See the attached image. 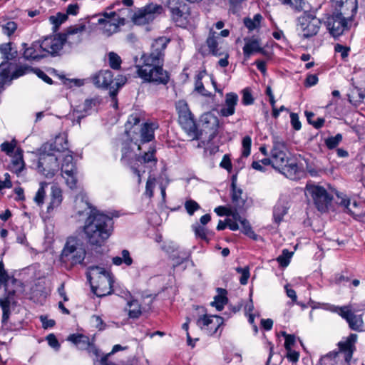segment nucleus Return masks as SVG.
I'll return each instance as SVG.
<instances>
[{
  "instance_id": "nucleus-1",
  "label": "nucleus",
  "mask_w": 365,
  "mask_h": 365,
  "mask_svg": "<svg viewBox=\"0 0 365 365\" xmlns=\"http://www.w3.org/2000/svg\"><path fill=\"white\" fill-rule=\"evenodd\" d=\"M86 208L78 210L79 215H88L83 226V232L88 243L91 246L101 247L108 239L113 230V219L93 209L88 202L83 203Z\"/></svg>"
},
{
  "instance_id": "nucleus-2",
  "label": "nucleus",
  "mask_w": 365,
  "mask_h": 365,
  "mask_svg": "<svg viewBox=\"0 0 365 365\" xmlns=\"http://www.w3.org/2000/svg\"><path fill=\"white\" fill-rule=\"evenodd\" d=\"M215 212L218 215H226L227 218L225 222L220 220L217 226V230H223L228 227L231 230L236 231L240 229L238 222L240 223L242 232L249 237L257 240L258 235L252 230L250 222L243 218L236 210H233L231 208H227L222 206H219L215 209Z\"/></svg>"
},
{
  "instance_id": "nucleus-3",
  "label": "nucleus",
  "mask_w": 365,
  "mask_h": 365,
  "mask_svg": "<svg viewBox=\"0 0 365 365\" xmlns=\"http://www.w3.org/2000/svg\"><path fill=\"white\" fill-rule=\"evenodd\" d=\"M88 270L87 277L93 293L98 297L110 294L113 283L111 274L98 266L89 267Z\"/></svg>"
},
{
  "instance_id": "nucleus-4",
  "label": "nucleus",
  "mask_w": 365,
  "mask_h": 365,
  "mask_svg": "<svg viewBox=\"0 0 365 365\" xmlns=\"http://www.w3.org/2000/svg\"><path fill=\"white\" fill-rule=\"evenodd\" d=\"M142 65L136 66L137 74L144 82L154 85H166L170 81L168 72L163 69V63L154 61H147V58H142Z\"/></svg>"
},
{
  "instance_id": "nucleus-5",
  "label": "nucleus",
  "mask_w": 365,
  "mask_h": 365,
  "mask_svg": "<svg viewBox=\"0 0 365 365\" xmlns=\"http://www.w3.org/2000/svg\"><path fill=\"white\" fill-rule=\"evenodd\" d=\"M142 65L136 66L137 74L144 82L154 85H166L170 81L168 72L163 69V63L154 61H147V58H142Z\"/></svg>"
},
{
  "instance_id": "nucleus-6",
  "label": "nucleus",
  "mask_w": 365,
  "mask_h": 365,
  "mask_svg": "<svg viewBox=\"0 0 365 365\" xmlns=\"http://www.w3.org/2000/svg\"><path fill=\"white\" fill-rule=\"evenodd\" d=\"M86 251L83 242L77 237L67 238L60 256L63 263L71 266L82 264L86 257Z\"/></svg>"
},
{
  "instance_id": "nucleus-7",
  "label": "nucleus",
  "mask_w": 365,
  "mask_h": 365,
  "mask_svg": "<svg viewBox=\"0 0 365 365\" xmlns=\"http://www.w3.org/2000/svg\"><path fill=\"white\" fill-rule=\"evenodd\" d=\"M273 147L271 150V157L273 159V168L275 169H284L287 168L288 170L296 173L297 165L295 163H288V157L287 154V146L284 140L278 135L272 136Z\"/></svg>"
},
{
  "instance_id": "nucleus-8",
  "label": "nucleus",
  "mask_w": 365,
  "mask_h": 365,
  "mask_svg": "<svg viewBox=\"0 0 365 365\" xmlns=\"http://www.w3.org/2000/svg\"><path fill=\"white\" fill-rule=\"evenodd\" d=\"M175 108L178 113V122L182 128L192 140L199 139L200 133L187 103L185 101H179L176 103Z\"/></svg>"
},
{
  "instance_id": "nucleus-9",
  "label": "nucleus",
  "mask_w": 365,
  "mask_h": 365,
  "mask_svg": "<svg viewBox=\"0 0 365 365\" xmlns=\"http://www.w3.org/2000/svg\"><path fill=\"white\" fill-rule=\"evenodd\" d=\"M306 195L312 198L317 209L321 212L328 210L333 200V196L324 187L314 184L307 185Z\"/></svg>"
},
{
  "instance_id": "nucleus-10",
  "label": "nucleus",
  "mask_w": 365,
  "mask_h": 365,
  "mask_svg": "<svg viewBox=\"0 0 365 365\" xmlns=\"http://www.w3.org/2000/svg\"><path fill=\"white\" fill-rule=\"evenodd\" d=\"M321 21L313 14L304 12L297 19V30L304 38L312 37L318 33Z\"/></svg>"
},
{
  "instance_id": "nucleus-11",
  "label": "nucleus",
  "mask_w": 365,
  "mask_h": 365,
  "mask_svg": "<svg viewBox=\"0 0 365 365\" xmlns=\"http://www.w3.org/2000/svg\"><path fill=\"white\" fill-rule=\"evenodd\" d=\"M168 8L176 26L185 27L188 24L190 7L185 0H168Z\"/></svg>"
},
{
  "instance_id": "nucleus-12",
  "label": "nucleus",
  "mask_w": 365,
  "mask_h": 365,
  "mask_svg": "<svg viewBox=\"0 0 365 365\" xmlns=\"http://www.w3.org/2000/svg\"><path fill=\"white\" fill-rule=\"evenodd\" d=\"M38 172L47 178H53L58 170V157L53 153L45 151L42 148L39 155L38 165Z\"/></svg>"
},
{
  "instance_id": "nucleus-13",
  "label": "nucleus",
  "mask_w": 365,
  "mask_h": 365,
  "mask_svg": "<svg viewBox=\"0 0 365 365\" xmlns=\"http://www.w3.org/2000/svg\"><path fill=\"white\" fill-rule=\"evenodd\" d=\"M331 1L336 11L327 18L325 24L330 34L336 38L342 34V14L341 13L342 0Z\"/></svg>"
},
{
  "instance_id": "nucleus-14",
  "label": "nucleus",
  "mask_w": 365,
  "mask_h": 365,
  "mask_svg": "<svg viewBox=\"0 0 365 365\" xmlns=\"http://www.w3.org/2000/svg\"><path fill=\"white\" fill-rule=\"evenodd\" d=\"M98 23L102 25L103 33L107 36H110L118 31L120 25L125 24V19L124 17H120L114 11L106 12L103 14V17L98 19Z\"/></svg>"
},
{
  "instance_id": "nucleus-15",
  "label": "nucleus",
  "mask_w": 365,
  "mask_h": 365,
  "mask_svg": "<svg viewBox=\"0 0 365 365\" xmlns=\"http://www.w3.org/2000/svg\"><path fill=\"white\" fill-rule=\"evenodd\" d=\"M162 10L161 6L151 4L136 11L132 16V20L135 24L145 25L152 22Z\"/></svg>"
},
{
  "instance_id": "nucleus-16",
  "label": "nucleus",
  "mask_w": 365,
  "mask_h": 365,
  "mask_svg": "<svg viewBox=\"0 0 365 365\" xmlns=\"http://www.w3.org/2000/svg\"><path fill=\"white\" fill-rule=\"evenodd\" d=\"M170 40L166 37H160L153 42L150 52L148 54H143L142 58H147V61H154L157 63L164 61V52Z\"/></svg>"
},
{
  "instance_id": "nucleus-17",
  "label": "nucleus",
  "mask_w": 365,
  "mask_h": 365,
  "mask_svg": "<svg viewBox=\"0 0 365 365\" xmlns=\"http://www.w3.org/2000/svg\"><path fill=\"white\" fill-rule=\"evenodd\" d=\"M86 29L84 23H79L68 28L66 33L61 34L63 44L68 43L72 46L79 43L82 40V35Z\"/></svg>"
},
{
  "instance_id": "nucleus-18",
  "label": "nucleus",
  "mask_w": 365,
  "mask_h": 365,
  "mask_svg": "<svg viewBox=\"0 0 365 365\" xmlns=\"http://www.w3.org/2000/svg\"><path fill=\"white\" fill-rule=\"evenodd\" d=\"M357 309L354 305L344 306V319L349 324V327L356 331L363 330L364 321L362 314H356Z\"/></svg>"
},
{
  "instance_id": "nucleus-19",
  "label": "nucleus",
  "mask_w": 365,
  "mask_h": 365,
  "mask_svg": "<svg viewBox=\"0 0 365 365\" xmlns=\"http://www.w3.org/2000/svg\"><path fill=\"white\" fill-rule=\"evenodd\" d=\"M37 46L41 48L42 53H45V56H46L48 54L51 56L57 54L62 49L63 44L59 34L45 38L40 41V45Z\"/></svg>"
},
{
  "instance_id": "nucleus-20",
  "label": "nucleus",
  "mask_w": 365,
  "mask_h": 365,
  "mask_svg": "<svg viewBox=\"0 0 365 365\" xmlns=\"http://www.w3.org/2000/svg\"><path fill=\"white\" fill-rule=\"evenodd\" d=\"M61 175L66 180V185L71 189L77 188V169L76 164H61Z\"/></svg>"
},
{
  "instance_id": "nucleus-21",
  "label": "nucleus",
  "mask_w": 365,
  "mask_h": 365,
  "mask_svg": "<svg viewBox=\"0 0 365 365\" xmlns=\"http://www.w3.org/2000/svg\"><path fill=\"white\" fill-rule=\"evenodd\" d=\"M203 130L205 132H210V140L214 138L217 133L219 127V120L217 117L211 113H206L202 115V118Z\"/></svg>"
},
{
  "instance_id": "nucleus-22",
  "label": "nucleus",
  "mask_w": 365,
  "mask_h": 365,
  "mask_svg": "<svg viewBox=\"0 0 365 365\" xmlns=\"http://www.w3.org/2000/svg\"><path fill=\"white\" fill-rule=\"evenodd\" d=\"M238 100V96L235 93H227L225 95V103L220 110V114L224 117L232 115L235 112V106Z\"/></svg>"
},
{
  "instance_id": "nucleus-23",
  "label": "nucleus",
  "mask_w": 365,
  "mask_h": 365,
  "mask_svg": "<svg viewBox=\"0 0 365 365\" xmlns=\"http://www.w3.org/2000/svg\"><path fill=\"white\" fill-rule=\"evenodd\" d=\"M358 336L356 334H350L344 341V365H351L352 354L356 350L355 344L357 341Z\"/></svg>"
},
{
  "instance_id": "nucleus-24",
  "label": "nucleus",
  "mask_w": 365,
  "mask_h": 365,
  "mask_svg": "<svg viewBox=\"0 0 365 365\" xmlns=\"http://www.w3.org/2000/svg\"><path fill=\"white\" fill-rule=\"evenodd\" d=\"M93 82L97 87L108 88L113 83V75L111 71H101L93 77Z\"/></svg>"
},
{
  "instance_id": "nucleus-25",
  "label": "nucleus",
  "mask_w": 365,
  "mask_h": 365,
  "mask_svg": "<svg viewBox=\"0 0 365 365\" xmlns=\"http://www.w3.org/2000/svg\"><path fill=\"white\" fill-rule=\"evenodd\" d=\"M45 151L62 152L68 148V141L64 134L56 136L53 143H46L42 146Z\"/></svg>"
},
{
  "instance_id": "nucleus-26",
  "label": "nucleus",
  "mask_w": 365,
  "mask_h": 365,
  "mask_svg": "<svg viewBox=\"0 0 365 365\" xmlns=\"http://www.w3.org/2000/svg\"><path fill=\"white\" fill-rule=\"evenodd\" d=\"M37 45H40V41L34 42L30 47L25 48L26 44L23 43L22 46L25 48L24 57L27 60H36L45 57V53H42L41 48Z\"/></svg>"
},
{
  "instance_id": "nucleus-27",
  "label": "nucleus",
  "mask_w": 365,
  "mask_h": 365,
  "mask_svg": "<svg viewBox=\"0 0 365 365\" xmlns=\"http://www.w3.org/2000/svg\"><path fill=\"white\" fill-rule=\"evenodd\" d=\"M96 106V101L93 99H87L83 103V107L81 110H74L73 112V120L76 118L78 123H80L81 119L90 114V110Z\"/></svg>"
},
{
  "instance_id": "nucleus-28",
  "label": "nucleus",
  "mask_w": 365,
  "mask_h": 365,
  "mask_svg": "<svg viewBox=\"0 0 365 365\" xmlns=\"http://www.w3.org/2000/svg\"><path fill=\"white\" fill-rule=\"evenodd\" d=\"M338 351H332L321 358L324 365H336L340 359V353L342 351V341L337 344Z\"/></svg>"
},
{
  "instance_id": "nucleus-29",
  "label": "nucleus",
  "mask_w": 365,
  "mask_h": 365,
  "mask_svg": "<svg viewBox=\"0 0 365 365\" xmlns=\"http://www.w3.org/2000/svg\"><path fill=\"white\" fill-rule=\"evenodd\" d=\"M25 168V163L23 160V154L21 150H17L12 158L9 169L11 172L19 175Z\"/></svg>"
},
{
  "instance_id": "nucleus-30",
  "label": "nucleus",
  "mask_w": 365,
  "mask_h": 365,
  "mask_svg": "<svg viewBox=\"0 0 365 365\" xmlns=\"http://www.w3.org/2000/svg\"><path fill=\"white\" fill-rule=\"evenodd\" d=\"M217 36L216 32L210 31L209 36L207 38L206 43L209 48L210 52L214 56H222L223 52L221 48L218 47Z\"/></svg>"
},
{
  "instance_id": "nucleus-31",
  "label": "nucleus",
  "mask_w": 365,
  "mask_h": 365,
  "mask_svg": "<svg viewBox=\"0 0 365 365\" xmlns=\"http://www.w3.org/2000/svg\"><path fill=\"white\" fill-rule=\"evenodd\" d=\"M245 41V44L243 47V52L247 58H250L254 52H260L262 50L257 39L249 38L246 39Z\"/></svg>"
},
{
  "instance_id": "nucleus-32",
  "label": "nucleus",
  "mask_w": 365,
  "mask_h": 365,
  "mask_svg": "<svg viewBox=\"0 0 365 365\" xmlns=\"http://www.w3.org/2000/svg\"><path fill=\"white\" fill-rule=\"evenodd\" d=\"M157 128L155 123H145L140 130L141 141L143 143L151 141L154 138V130Z\"/></svg>"
},
{
  "instance_id": "nucleus-33",
  "label": "nucleus",
  "mask_w": 365,
  "mask_h": 365,
  "mask_svg": "<svg viewBox=\"0 0 365 365\" xmlns=\"http://www.w3.org/2000/svg\"><path fill=\"white\" fill-rule=\"evenodd\" d=\"M344 6H346V9H350L351 11V16L348 17L344 16V31L351 26L352 22V17L357 11V1L356 0H346L344 2Z\"/></svg>"
},
{
  "instance_id": "nucleus-34",
  "label": "nucleus",
  "mask_w": 365,
  "mask_h": 365,
  "mask_svg": "<svg viewBox=\"0 0 365 365\" xmlns=\"http://www.w3.org/2000/svg\"><path fill=\"white\" fill-rule=\"evenodd\" d=\"M68 339L81 349H86L91 346L89 338L83 334H71L68 336Z\"/></svg>"
},
{
  "instance_id": "nucleus-35",
  "label": "nucleus",
  "mask_w": 365,
  "mask_h": 365,
  "mask_svg": "<svg viewBox=\"0 0 365 365\" xmlns=\"http://www.w3.org/2000/svg\"><path fill=\"white\" fill-rule=\"evenodd\" d=\"M217 291L218 294L215 297L214 301L211 302V305L216 307L218 311H221L227 302V291L222 288H217Z\"/></svg>"
},
{
  "instance_id": "nucleus-36",
  "label": "nucleus",
  "mask_w": 365,
  "mask_h": 365,
  "mask_svg": "<svg viewBox=\"0 0 365 365\" xmlns=\"http://www.w3.org/2000/svg\"><path fill=\"white\" fill-rule=\"evenodd\" d=\"M288 207L284 201L279 200L274 207L273 217L277 223H279L287 214Z\"/></svg>"
},
{
  "instance_id": "nucleus-37",
  "label": "nucleus",
  "mask_w": 365,
  "mask_h": 365,
  "mask_svg": "<svg viewBox=\"0 0 365 365\" xmlns=\"http://www.w3.org/2000/svg\"><path fill=\"white\" fill-rule=\"evenodd\" d=\"M51 199L48 209L54 208L60 205L62 202V191L57 186L51 187Z\"/></svg>"
},
{
  "instance_id": "nucleus-38",
  "label": "nucleus",
  "mask_w": 365,
  "mask_h": 365,
  "mask_svg": "<svg viewBox=\"0 0 365 365\" xmlns=\"http://www.w3.org/2000/svg\"><path fill=\"white\" fill-rule=\"evenodd\" d=\"M232 200L235 205L240 208L244 205L245 201L242 199V191L241 189L237 188L235 182V180L232 179Z\"/></svg>"
},
{
  "instance_id": "nucleus-39",
  "label": "nucleus",
  "mask_w": 365,
  "mask_h": 365,
  "mask_svg": "<svg viewBox=\"0 0 365 365\" xmlns=\"http://www.w3.org/2000/svg\"><path fill=\"white\" fill-rule=\"evenodd\" d=\"M128 312L130 318H138L142 313L141 307L137 300L133 299L128 302Z\"/></svg>"
},
{
  "instance_id": "nucleus-40",
  "label": "nucleus",
  "mask_w": 365,
  "mask_h": 365,
  "mask_svg": "<svg viewBox=\"0 0 365 365\" xmlns=\"http://www.w3.org/2000/svg\"><path fill=\"white\" fill-rule=\"evenodd\" d=\"M222 324V319L220 317L213 315L211 316L209 326L206 331L207 334H213L216 333L220 326Z\"/></svg>"
},
{
  "instance_id": "nucleus-41",
  "label": "nucleus",
  "mask_w": 365,
  "mask_h": 365,
  "mask_svg": "<svg viewBox=\"0 0 365 365\" xmlns=\"http://www.w3.org/2000/svg\"><path fill=\"white\" fill-rule=\"evenodd\" d=\"M0 51L6 60H12L17 56V51L13 49L11 43L1 45Z\"/></svg>"
},
{
  "instance_id": "nucleus-42",
  "label": "nucleus",
  "mask_w": 365,
  "mask_h": 365,
  "mask_svg": "<svg viewBox=\"0 0 365 365\" xmlns=\"http://www.w3.org/2000/svg\"><path fill=\"white\" fill-rule=\"evenodd\" d=\"M262 19V16L257 14L254 16L253 19L245 18L244 19V24L250 31H253L259 26Z\"/></svg>"
},
{
  "instance_id": "nucleus-43",
  "label": "nucleus",
  "mask_w": 365,
  "mask_h": 365,
  "mask_svg": "<svg viewBox=\"0 0 365 365\" xmlns=\"http://www.w3.org/2000/svg\"><path fill=\"white\" fill-rule=\"evenodd\" d=\"M108 63L113 69L118 70L120 68L122 63L120 57L115 52H109L108 53Z\"/></svg>"
},
{
  "instance_id": "nucleus-44",
  "label": "nucleus",
  "mask_w": 365,
  "mask_h": 365,
  "mask_svg": "<svg viewBox=\"0 0 365 365\" xmlns=\"http://www.w3.org/2000/svg\"><path fill=\"white\" fill-rule=\"evenodd\" d=\"M155 150L153 148H150L149 150L144 153L142 156L136 158V161L140 165L150 162H156V159L154 157Z\"/></svg>"
},
{
  "instance_id": "nucleus-45",
  "label": "nucleus",
  "mask_w": 365,
  "mask_h": 365,
  "mask_svg": "<svg viewBox=\"0 0 365 365\" xmlns=\"http://www.w3.org/2000/svg\"><path fill=\"white\" fill-rule=\"evenodd\" d=\"M9 69L6 63H2L0 65V89L9 81Z\"/></svg>"
},
{
  "instance_id": "nucleus-46",
  "label": "nucleus",
  "mask_w": 365,
  "mask_h": 365,
  "mask_svg": "<svg viewBox=\"0 0 365 365\" xmlns=\"http://www.w3.org/2000/svg\"><path fill=\"white\" fill-rule=\"evenodd\" d=\"M48 185V183L46 182H42L40 183V187L38 188L35 197L34 201L38 205H41L43 203L44 197H45V187Z\"/></svg>"
},
{
  "instance_id": "nucleus-47",
  "label": "nucleus",
  "mask_w": 365,
  "mask_h": 365,
  "mask_svg": "<svg viewBox=\"0 0 365 365\" xmlns=\"http://www.w3.org/2000/svg\"><path fill=\"white\" fill-rule=\"evenodd\" d=\"M156 179L154 176L149 175L145 185V195L149 198L153 196V190L155 187Z\"/></svg>"
},
{
  "instance_id": "nucleus-48",
  "label": "nucleus",
  "mask_w": 365,
  "mask_h": 365,
  "mask_svg": "<svg viewBox=\"0 0 365 365\" xmlns=\"http://www.w3.org/2000/svg\"><path fill=\"white\" fill-rule=\"evenodd\" d=\"M293 252H289L288 250H283L282 254L279 255L277 260L282 267H287L289 264V259L292 257Z\"/></svg>"
},
{
  "instance_id": "nucleus-49",
  "label": "nucleus",
  "mask_w": 365,
  "mask_h": 365,
  "mask_svg": "<svg viewBox=\"0 0 365 365\" xmlns=\"http://www.w3.org/2000/svg\"><path fill=\"white\" fill-rule=\"evenodd\" d=\"M133 156V153L128 143H125L122 148L121 161L125 164H129Z\"/></svg>"
},
{
  "instance_id": "nucleus-50",
  "label": "nucleus",
  "mask_w": 365,
  "mask_h": 365,
  "mask_svg": "<svg viewBox=\"0 0 365 365\" xmlns=\"http://www.w3.org/2000/svg\"><path fill=\"white\" fill-rule=\"evenodd\" d=\"M17 25L14 21H9L1 26L2 33L10 36L16 30Z\"/></svg>"
},
{
  "instance_id": "nucleus-51",
  "label": "nucleus",
  "mask_w": 365,
  "mask_h": 365,
  "mask_svg": "<svg viewBox=\"0 0 365 365\" xmlns=\"http://www.w3.org/2000/svg\"><path fill=\"white\" fill-rule=\"evenodd\" d=\"M192 230L197 237L202 240H207V230L204 226L196 223L192 225Z\"/></svg>"
},
{
  "instance_id": "nucleus-52",
  "label": "nucleus",
  "mask_w": 365,
  "mask_h": 365,
  "mask_svg": "<svg viewBox=\"0 0 365 365\" xmlns=\"http://www.w3.org/2000/svg\"><path fill=\"white\" fill-rule=\"evenodd\" d=\"M242 156L247 158L250 154L252 140L250 136H245L242 139Z\"/></svg>"
},
{
  "instance_id": "nucleus-53",
  "label": "nucleus",
  "mask_w": 365,
  "mask_h": 365,
  "mask_svg": "<svg viewBox=\"0 0 365 365\" xmlns=\"http://www.w3.org/2000/svg\"><path fill=\"white\" fill-rule=\"evenodd\" d=\"M185 208L190 215H192L195 211L199 210L200 207L195 200H189L185 202Z\"/></svg>"
},
{
  "instance_id": "nucleus-54",
  "label": "nucleus",
  "mask_w": 365,
  "mask_h": 365,
  "mask_svg": "<svg viewBox=\"0 0 365 365\" xmlns=\"http://www.w3.org/2000/svg\"><path fill=\"white\" fill-rule=\"evenodd\" d=\"M342 139L341 134H337L334 137H330L325 140V144L329 149L335 148Z\"/></svg>"
},
{
  "instance_id": "nucleus-55",
  "label": "nucleus",
  "mask_w": 365,
  "mask_h": 365,
  "mask_svg": "<svg viewBox=\"0 0 365 365\" xmlns=\"http://www.w3.org/2000/svg\"><path fill=\"white\" fill-rule=\"evenodd\" d=\"M210 319L211 316H207L205 314L199 317L196 322L197 326L206 332Z\"/></svg>"
},
{
  "instance_id": "nucleus-56",
  "label": "nucleus",
  "mask_w": 365,
  "mask_h": 365,
  "mask_svg": "<svg viewBox=\"0 0 365 365\" xmlns=\"http://www.w3.org/2000/svg\"><path fill=\"white\" fill-rule=\"evenodd\" d=\"M242 103L245 106L252 105L254 103V98L249 88H245L242 91Z\"/></svg>"
},
{
  "instance_id": "nucleus-57",
  "label": "nucleus",
  "mask_w": 365,
  "mask_h": 365,
  "mask_svg": "<svg viewBox=\"0 0 365 365\" xmlns=\"http://www.w3.org/2000/svg\"><path fill=\"white\" fill-rule=\"evenodd\" d=\"M67 19V14L58 13L56 16H51L49 20L51 24L58 26Z\"/></svg>"
},
{
  "instance_id": "nucleus-58",
  "label": "nucleus",
  "mask_w": 365,
  "mask_h": 365,
  "mask_svg": "<svg viewBox=\"0 0 365 365\" xmlns=\"http://www.w3.org/2000/svg\"><path fill=\"white\" fill-rule=\"evenodd\" d=\"M320 307L324 310L329 311L333 313H336L342 317V307L335 306L331 304H322Z\"/></svg>"
},
{
  "instance_id": "nucleus-59",
  "label": "nucleus",
  "mask_w": 365,
  "mask_h": 365,
  "mask_svg": "<svg viewBox=\"0 0 365 365\" xmlns=\"http://www.w3.org/2000/svg\"><path fill=\"white\" fill-rule=\"evenodd\" d=\"M320 307L324 310L329 311L333 313H336L342 317V307L335 306L331 304H322Z\"/></svg>"
},
{
  "instance_id": "nucleus-60",
  "label": "nucleus",
  "mask_w": 365,
  "mask_h": 365,
  "mask_svg": "<svg viewBox=\"0 0 365 365\" xmlns=\"http://www.w3.org/2000/svg\"><path fill=\"white\" fill-rule=\"evenodd\" d=\"M237 272L241 274V277L240 278V282L242 284L245 285L247 284L248 279L250 277V271L247 267L246 268H241L238 267L236 269Z\"/></svg>"
},
{
  "instance_id": "nucleus-61",
  "label": "nucleus",
  "mask_w": 365,
  "mask_h": 365,
  "mask_svg": "<svg viewBox=\"0 0 365 365\" xmlns=\"http://www.w3.org/2000/svg\"><path fill=\"white\" fill-rule=\"evenodd\" d=\"M140 117L137 114L130 115L125 124V132L128 134V129L131 128L133 125H135L140 123Z\"/></svg>"
},
{
  "instance_id": "nucleus-62",
  "label": "nucleus",
  "mask_w": 365,
  "mask_h": 365,
  "mask_svg": "<svg viewBox=\"0 0 365 365\" xmlns=\"http://www.w3.org/2000/svg\"><path fill=\"white\" fill-rule=\"evenodd\" d=\"M16 147V141L13 140L11 142H4L1 145V151L6 153L7 155H11Z\"/></svg>"
},
{
  "instance_id": "nucleus-63",
  "label": "nucleus",
  "mask_w": 365,
  "mask_h": 365,
  "mask_svg": "<svg viewBox=\"0 0 365 365\" xmlns=\"http://www.w3.org/2000/svg\"><path fill=\"white\" fill-rule=\"evenodd\" d=\"M201 80H202L201 75L200 74L197 75L196 80H195V90L198 93H201L202 95L207 96L209 95L206 93V90H205Z\"/></svg>"
},
{
  "instance_id": "nucleus-64",
  "label": "nucleus",
  "mask_w": 365,
  "mask_h": 365,
  "mask_svg": "<svg viewBox=\"0 0 365 365\" xmlns=\"http://www.w3.org/2000/svg\"><path fill=\"white\" fill-rule=\"evenodd\" d=\"M91 322L93 326L96 328L98 329L99 330L104 329L106 327L105 324L103 323V321L99 316L93 315L91 318Z\"/></svg>"
}]
</instances>
